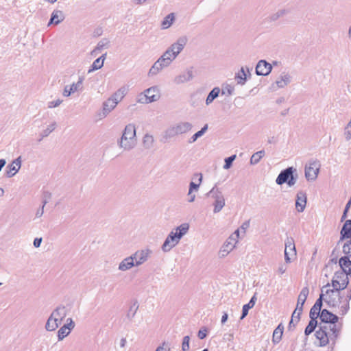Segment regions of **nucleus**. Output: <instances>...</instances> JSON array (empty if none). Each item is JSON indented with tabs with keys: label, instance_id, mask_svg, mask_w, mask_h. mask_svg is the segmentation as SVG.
Listing matches in <instances>:
<instances>
[{
	"label": "nucleus",
	"instance_id": "1",
	"mask_svg": "<svg viewBox=\"0 0 351 351\" xmlns=\"http://www.w3.org/2000/svg\"><path fill=\"white\" fill-rule=\"evenodd\" d=\"M320 319L321 322L318 324V329L315 334L319 341V346H326L330 342L334 346L341 330V328L337 324L339 317L327 309H323Z\"/></svg>",
	"mask_w": 351,
	"mask_h": 351
},
{
	"label": "nucleus",
	"instance_id": "2",
	"mask_svg": "<svg viewBox=\"0 0 351 351\" xmlns=\"http://www.w3.org/2000/svg\"><path fill=\"white\" fill-rule=\"evenodd\" d=\"M187 43L186 36L180 37L173 43L162 55L154 63L148 72V75L152 77L158 74L162 69L171 65L177 56L183 50Z\"/></svg>",
	"mask_w": 351,
	"mask_h": 351
},
{
	"label": "nucleus",
	"instance_id": "3",
	"mask_svg": "<svg viewBox=\"0 0 351 351\" xmlns=\"http://www.w3.org/2000/svg\"><path fill=\"white\" fill-rule=\"evenodd\" d=\"M188 223H182L170 232L161 246L163 252H170L189 231Z\"/></svg>",
	"mask_w": 351,
	"mask_h": 351
},
{
	"label": "nucleus",
	"instance_id": "4",
	"mask_svg": "<svg viewBox=\"0 0 351 351\" xmlns=\"http://www.w3.org/2000/svg\"><path fill=\"white\" fill-rule=\"evenodd\" d=\"M137 143L135 125L133 123L126 125L120 139L118 141L119 147L123 151L129 152L136 147Z\"/></svg>",
	"mask_w": 351,
	"mask_h": 351
},
{
	"label": "nucleus",
	"instance_id": "5",
	"mask_svg": "<svg viewBox=\"0 0 351 351\" xmlns=\"http://www.w3.org/2000/svg\"><path fill=\"white\" fill-rule=\"evenodd\" d=\"M206 196L213 200V213H219L226 205V199L223 192L217 184L206 193Z\"/></svg>",
	"mask_w": 351,
	"mask_h": 351
},
{
	"label": "nucleus",
	"instance_id": "6",
	"mask_svg": "<svg viewBox=\"0 0 351 351\" xmlns=\"http://www.w3.org/2000/svg\"><path fill=\"white\" fill-rule=\"evenodd\" d=\"M193 125L188 121L179 122L167 129L164 137L167 139L175 136L186 134L191 130Z\"/></svg>",
	"mask_w": 351,
	"mask_h": 351
},
{
	"label": "nucleus",
	"instance_id": "7",
	"mask_svg": "<svg viewBox=\"0 0 351 351\" xmlns=\"http://www.w3.org/2000/svg\"><path fill=\"white\" fill-rule=\"evenodd\" d=\"M152 254V250L149 247L138 250L133 253L132 256L134 261L136 267H139L147 262L151 258Z\"/></svg>",
	"mask_w": 351,
	"mask_h": 351
},
{
	"label": "nucleus",
	"instance_id": "8",
	"mask_svg": "<svg viewBox=\"0 0 351 351\" xmlns=\"http://www.w3.org/2000/svg\"><path fill=\"white\" fill-rule=\"evenodd\" d=\"M341 289L333 288V289H327L326 293L327 297L324 301L330 307L338 306L341 303V296L340 293Z\"/></svg>",
	"mask_w": 351,
	"mask_h": 351
},
{
	"label": "nucleus",
	"instance_id": "9",
	"mask_svg": "<svg viewBox=\"0 0 351 351\" xmlns=\"http://www.w3.org/2000/svg\"><path fill=\"white\" fill-rule=\"evenodd\" d=\"M349 274H346L343 271H337L335 273L333 279L332 280V286L333 288H338L341 289H344L347 287L348 285V275Z\"/></svg>",
	"mask_w": 351,
	"mask_h": 351
},
{
	"label": "nucleus",
	"instance_id": "10",
	"mask_svg": "<svg viewBox=\"0 0 351 351\" xmlns=\"http://www.w3.org/2000/svg\"><path fill=\"white\" fill-rule=\"evenodd\" d=\"M320 165L318 161H311L305 166V178L308 181H314L317 178Z\"/></svg>",
	"mask_w": 351,
	"mask_h": 351
},
{
	"label": "nucleus",
	"instance_id": "11",
	"mask_svg": "<svg viewBox=\"0 0 351 351\" xmlns=\"http://www.w3.org/2000/svg\"><path fill=\"white\" fill-rule=\"evenodd\" d=\"M296 249L294 239L292 237L287 238L285 241V260L287 264L291 262V256H296Z\"/></svg>",
	"mask_w": 351,
	"mask_h": 351
},
{
	"label": "nucleus",
	"instance_id": "12",
	"mask_svg": "<svg viewBox=\"0 0 351 351\" xmlns=\"http://www.w3.org/2000/svg\"><path fill=\"white\" fill-rule=\"evenodd\" d=\"M117 104L110 98H108L102 103L101 110L97 114L99 119L106 118L115 108Z\"/></svg>",
	"mask_w": 351,
	"mask_h": 351
},
{
	"label": "nucleus",
	"instance_id": "13",
	"mask_svg": "<svg viewBox=\"0 0 351 351\" xmlns=\"http://www.w3.org/2000/svg\"><path fill=\"white\" fill-rule=\"evenodd\" d=\"M193 78V69L192 67L186 69L179 75L176 76L173 79V82L177 84H182L186 83Z\"/></svg>",
	"mask_w": 351,
	"mask_h": 351
},
{
	"label": "nucleus",
	"instance_id": "14",
	"mask_svg": "<svg viewBox=\"0 0 351 351\" xmlns=\"http://www.w3.org/2000/svg\"><path fill=\"white\" fill-rule=\"evenodd\" d=\"M291 81V76L287 72H282L271 86L274 90L282 88L287 86Z\"/></svg>",
	"mask_w": 351,
	"mask_h": 351
},
{
	"label": "nucleus",
	"instance_id": "15",
	"mask_svg": "<svg viewBox=\"0 0 351 351\" xmlns=\"http://www.w3.org/2000/svg\"><path fill=\"white\" fill-rule=\"evenodd\" d=\"M308 293H309L308 288L307 287H305L302 288V289L301 290V291L298 295V302H297V305H296V308H295V311H296V312H297L298 309L300 308V312L298 313L296 322H298L300 319V315L302 312L303 306H304V302L308 297Z\"/></svg>",
	"mask_w": 351,
	"mask_h": 351
},
{
	"label": "nucleus",
	"instance_id": "16",
	"mask_svg": "<svg viewBox=\"0 0 351 351\" xmlns=\"http://www.w3.org/2000/svg\"><path fill=\"white\" fill-rule=\"evenodd\" d=\"M21 167V157L19 156L14 160L12 163L9 164L6 167L5 176L8 178H12L15 176Z\"/></svg>",
	"mask_w": 351,
	"mask_h": 351
},
{
	"label": "nucleus",
	"instance_id": "17",
	"mask_svg": "<svg viewBox=\"0 0 351 351\" xmlns=\"http://www.w3.org/2000/svg\"><path fill=\"white\" fill-rule=\"evenodd\" d=\"M272 70L271 64L264 60L258 62L256 66V74L257 75L266 76L269 75Z\"/></svg>",
	"mask_w": 351,
	"mask_h": 351
},
{
	"label": "nucleus",
	"instance_id": "18",
	"mask_svg": "<svg viewBox=\"0 0 351 351\" xmlns=\"http://www.w3.org/2000/svg\"><path fill=\"white\" fill-rule=\"evenodd\" d=\"M237 243L234 241L232 238H228L221 247L219 255L220 257L226 256L236 247Z\"/></svg>",
	"mask_w": 351,
	"mask_h": 351
},
{
	"label": "nucleus",
	"instance_id": "19",
	"mask_svg": "<svg viewBox=\"0 0 351 351\" xmlns=\"http://www.w3.org/2000/svg\"><path fill=\"white\" fill-rule=\"evenodd\" d=\"M297 170L295 168L293 167H288L284 170H282L279 175L278 176L276 182L278 185H282V184L287 182L289 180L291 173H296Z\"/></svg>",
	"mask_w": 351,
	"mask_h": 351
},
{
	"label": "nucleus",
	"instance_id": "20",
	"mask_svg": "<svg viewBox=\"0 0 351 351\" xmlns=\"http://www.w3.org/2000/svg\"><path fill=\"white\" fill-rule=\"evenodd\" d=\"M306 194L303 191H299L296 195L295 208L298 212H303L306 205Z\"/></svg>",
	"mask_w": 351,
	"mask_h": 351
},
{
	"label": "nucleus",
	"instance_id": "21",
	"mask_svg": "<svg viewBox=\"0 0 351 351\" xmlns=\"http://www.w3.org/2000/svg\"><path fill=\"white\" fill-rule=\"evenodd\" d=\"M133 267H136L134 261L132 258V256L130 255L125 258H123L120 263L119 264L118 269L121 271H125Z\"/></svg>",
	"mask_w": 351,
	"mask_h": 351
},
{
	"label": "nucleus",
	"instance_id": "22",
	"mask_svg": "<svg viewBox=\"0 0 351 351\" xmlns=\"http://www.w3.org/2000/svg\"><path fill=\"white\" fill-rule=\"evenodd\" d=\"M65 16L62 11L59 10H55L53 11L51 15V19L48 23V26L53 24L58 25L64 21Z\"/></svg>",
	"mask_w": 351,
	"mask_h": 351
},
{
	"label": "nucleus",
	"instance_id": "23",
	"mask_svg": "<svg viewBox=\"0 0 351 351\" xmlns=\"http://www.w3.org/2000/svg\"><path fill=\"white\" fill-rule=\"evenodd\" d=\"M128 89L125 86H122L119 88L117 91H115L112 95L109 97L113 101L118 105L119 102H121L125 96L127 95Z\"/></svg>",
	"mask_w": 351,
	"mask_h": 351
},
{
	"label": "nucleus",
	"instance_id": "24",
	"mask_svg": "<svg viewBox=\"0 0 351 351\" xmlns=\"http://www.w3.org/2000/svg\"><path fill=\"white\" fill-rule=\"evenodd\" d=\"M340 234V241L351 238V219L346 220Z\"/></svg>",
	"mask_w": 351,
	"mask_h": 351
},
{
	"label": "nucleus",
	"instance_id": "25",
	"mask_svg": "<svg viewBox=\"0 0 351 351\" xmlns=\"http://www.w3.org/2000/svg\"><path fill=\"white\" fill-rule=\"evenodd\" d=\"M341 271L351 274V261L348 256L341 257L339 261Z\"/></svg>",
	"mask_w": 351,
	"mask_h": 351
},
{
	"label": "nucleus",
	"instance_id": "26",
	"mask_svg": "<svg viewBox=\"0 0 351 351\" xmlns=\"http://www.w3.org/2000/svg\"><path fill=\"white\" fill-rule=\"evenodd\" d=\"M57 127V123L56 121L51 122L49 125L47 126L45 129H44L39 134L40 138L38 141H41L44 138L47 137Z\"/></svg>",
	"mask_w": 351,
	"mask_h": 351
},
{
	"label": "nucleus",
	"instance_id": "27",
	"mask_svg": "<svg viewBox=\"0 0 351 351\" xmlns=\"http://www.w3.org/2000/svg\"><path fill=\"white\" fill-rule=\"evenodd\" d=\"M221 93V89L219 87H215L213 90L208 93L205 103L206 106L210 105L213 101L217 98Z\"/></svg>",
	"mask_w": 351,
	"mask_h": 351
},
{
	"label": "nucleus",
	"instance_id": "28",
	"mask_svg": "<svg viewBox=\"0 0 351 351\" xmlns=\"http://www.w3.org/2000/svg\"><path fill=\"white\" fill-rule=\"evenodd\" d=\"M84 77H79L77 82H74L71 85H69V90L74 94L77 92H82L83 90V82Z\"/></svg>",
	"mask_w": 351,
	"mask_h": 351
},
{
	"label": "nucleus",
	"instance_id": "29",
	"mask_svg": "<svg viewBox=\"0 0 351 351\" xmlns=\"http://www.w3.org/2000/svg\"><path fill=\"white\" fill-rule=\"evenodd\" d=\"M136 101L137 103L139 104H150L156 101V98L146 95V94L143 91L137 95Z\"/></svg>",
	"mask_w": 351,
	"mask_h": 351
},
{
	"label": "nucleus",
	"instance_id": "30",
	"mask_svg": "<svg viewBox=\"0 0 351 351\" xmlns=\"http://www.w3.org/2000/svg\"><path fill=\"white\" fill-rule=\"evenodd\" d=\"M144 93L147 96L156 98V101H158L160 97V90L158 86H154L144 90Z\"/></svg>",
	"mask_w": 351,
	"mask_h": 351
},
{
	"label": "nucleus",
	"instance_id": "31",
	"mask_svg": "<svg viewBox=\"0 0 351 351\" xmlns=\"http://www.w3.org/2000/svg\"><path fill=\"white\" fill-rule=\"evenodd\" d=\"M175 20L174 13H170L166 16L161 23L162 29H166L171 27Z\"/></svg>",
	"mask_w": 351,
	"mask_h": 351
},
{
	"label": "nucleus",
	"instance_id": "32",
	"mask_svg": "<svg viewBox=\"0 0 351 351\" xmlns=\"http://www.w3.org/2000/svg\"><path fill=\"white\" fill-rule=\"evenodd\" d=\"M154 143V136L149 134H146L143 138V145L145 149H151Z\"/></svg>",
	"mask_w": 351,
	"mask_h": 351
},
{
	"label": "nucleus",
	"instance_id": "33",
	"mask_svg": "<svg viewBox=\"0 0 351 351\" xmlns=\"http://www.w3.org/2000/svg\"><path fill=\"white\" fill-rule=\"evenodd\" d=\"M208 124L204 125V126L198 132L195 133L189 140V143H195L199 138L202 137L208 130Z\"/></svg>",
	"mask_w": 351,
	"mask_h": 351
},
{
	"label": "nucleus",
	"instance_id": "34",
	"mask_svg": "<svg viewBox=\"0 0 351 351\" xmlns=\"http://www.w3.org/2000/svg\"><path fill=\"white\" fill-rule=\"evenodd\" d=\"M106 55V53L102 55L93 62L91 69L88 71L89 73L92 71L99 69L103 66Z\"/></svg>",
	"mask_w": 351,
	"mask_h": 351
},
{
	"label": "nucleus",
	"instance_id": "35",
	"mask_svg": "<svg viewBox=\"0 0 351 351\" xmlns=\"http://www.w3.org/2000/svg\"><path fill=\"white\" fill-rule=\"evenodd\" d=\"M289 13V10L287 9H280L277 10L276 12L271 14L269 16V19L271 21H277L278 19L285 16Z\"/></svg>",
	"mask_w": 351,
	"mask_h": 351
},
{
	"label": "nucleus",
	"instance_id": "36",
	"mask_svg": "<svg viewBox=\"0 0 351 351\" xmlns=\"http://www.w3.org/2000/svg\"><path fill=\"white\" fill-rule=\"evenodd\" d=\"M235 79L237 80V84L240 85H244L246 82V73L245 69L241 68V71L236 74Z\"/></svg>",
	"mask_w": 351,
	"mask_h": 351
},
{
	"label": "nucleus",
	"instance_id": "37",
	"mask_svg": "<svg viewBox=\"0 0 351 351\" xmlns=\"http://www.w3.org/2000/svg\"><path fill=\"white\" fill-rule=\"evenodd\" d=\"M265 152L264 150L258 151L254 153L250 158L251 165H256L259 162L260 160L265 156Z\"/></svg>",
	"mask_w": 351,
	"mask_h": 351
},
{
	"label": "nucleus",
	"instance_id": "38",
	"mask_svg": "<svg viewBox=\"0 0 351 351\" xmlns=\"http://www.w3.org/2000/svg\"><path fill=\"white\" fill-rule=\"evenodd\" d=\"M71 332L69 328L66 326H62L58 331V341H62L64 337H67Z\"/></svg>",
	"mask_w": 351,
	"mask_h": 351
},
{
	"label": "nucleus",
	"instance_id": "39",
	"mask_svg": "<svg viewBox=\"0 0 351 351\" xmlns=\"http://www.w3.org/2000/svg\"><path fill=\"white\" fill-rule=\"evenodd\" d=\"M317 326V321L311 319L308 324L307 325V326L305 328V330H304L305 335L308 336L311 333H312L315 330Z\"/></svg>",
	"mask_w": 351,
	"mask_h": 351
},
{
	"label": "nucleus",
	"instance_id": "40",
	"mask_svg": "<svg viewBox=\"0 0 351 351\" xmlns=\"http://www.w3.org/2000/svg\"><path fill=\"white\" fill-rule=\"evenodd\" d=\"M110 46V41L107 38H103L101 39L97 45V47H95L93 52H95L97 51H101L104 49H108Z\"/></svg>",
	"mask_w": 351,
	"mask_h": 351
},
{
	"label": "nucleus",
	"instance_id": "41",
	"mask_svg": "<svg viewBox=\"0 0 351 351\" xmlns=\"http://www.w3.org/2000/svg\"><path fill=\"white\" fill-rule=\"evenodd\" d=\"M53 311L62 319H64L66 317V316L67 315V312H68L67 308L64 305H60V306H57Z\"/></svg>",
	"mask_w": 351,
	"mask_h": 351
},
{
	"label": "nucleus",
	"instance_id": "42",
	"mask_svg": "<svg viewBox=\"0 0 351 351\" xmlns=\"http://www.w3.org/2000/svg\"><path fill=\"white\" fill-rule=\"evenodd\" d=\"M55 320L51 316L49 317L48 319L47 320V322L45 324V329L47 331L51 332L54 331L57 329V327H56L55 324Z\"/></svg>",
	"mask_w": 351,
	"mask_h": 351
},
{
	"label": "nucleus",
	"instance_id": "43",
	"mask_svg": "<svg viewBox=\"0 0 351 351\" xmlns=\"http://www.w3.org/2000/svg\"><path fill=\"white\" fill-rule=\"evenodd\" d=\"M199 175H200V178H199L198 184H196L193 182H190L188 195H191V193H193V192L194 191H198L199 185L202 181V174H199Z\"/></svg>",
	"mask_w": 351,
	"mask_h": 351
},
{
	"label": "nucleus",
	"instance_id": "44",
	"mask_svg": "<svg viewBox=\"0 0 351 351\" xmlns=\"http://www.w3.org/2000/svg\"><path fill=\"white\" fill-rule=\"evenodd\" d=\"M321 309H318L315 306H313L310 310L309 316L311 319L317 320V317H320Z\"/></svg>",
	"mask_w": 351,
	"mask_h": 351
},
{
	"label": "nucleus",
	"instance_id": "45",
	"mask_svg": "<svg viewBox=\"0 0 351 351\" xmlns=\"http://www.w3.org/2000/svg\"><path fill=\"white\" fill-rule=\"evenodd\" d=\"M351 299V289L348 291V293L346 295V302L344 305L341 306L342 308V313L343 314L346 313L349 308V300Z\"/></svg>",
	"mask_w": 351,
	"mask_h": 351
},
{
	"label": "nucleus",
	"instance_id": "46",
	"mask_svg": "<svg viewBox=\"0 0 351 351\" xmlns=\"http://www.w3.org/2000/svg\"><path fill=\"white\" fill-rule=\"evenodd\" d=\"M236 155H232L230 157H228L225 159V164L223 165L224 169H228L231 167L232 162L235 160Z\"/></svg>",
	"mask_w": 351,
	"mask_h": 351
},
{
	"label": "nucleus",
	"instance_id": "47",
	"mask_svg": "<svg viewBox=\"0 0 351 351\" xmlns=\"http://www.w3.org/2000/svg\"><path fill=\"white\" fill-rule=\"evenodd\" d=\"M253 307H254V306L250 304V303H247V304L243 305V309H242V315H241L240 319H244L248 314V311Z\"/></svg>",
	"mask_w": 351,
	"mask_h": 351
},
{
	"label": "nucleus",
	"instance_id": "48",
	"mask_svg": "<svg viewBox=\"0 0 351 351\" xmlns=\"http://www.w3.org/2000/svg\"><path fill=\"white\" fill-rule=\"evenodd\" d=\"M189 336H185L183 338L182 344V351H189Z\"/></svg>",
	"mask_w": 351,
	"mask_h": 351
},
{
	"label": "nucleus",
	"instance_id": "49",
	"mask_svg": "<svg viewBox=\"0 0 351 351\" xmlns=\"http://www.w3.org/2000/svg\"><path fill=\"white\" fill-rule=\"evenodd\" d=\"M63 102L62 99H57L56 100L51 101L47 103L49 108H53L59 106Z\"/></svg>",
	"mask_w": 351,
	"mask_h": 351
},
{
	"label": "nucleus",
	"instance_id": "50",
	"mask_svg": "<svg viewBox=\"0 0 351 351\" xmlns=\"http://www.w3.org/2000/svg\"><path fill=\"white\" fill-rule=\"evenodd\" d=\"M343 252L351 256V240L343 245Z\"/></svg>",
	"mask_w": 351,
	"mask_h": 351
},
{
	"label": "nucleus",
	"instance_id": "51",
	"mask_svg": "<svg viewBox=\"0 0 351 351\" xmlns=\"http://www.w3.org/2000/svg\"><path fill=\"white\" fill-rule=\"evenodd\" d=\"M297 179H298L297 173H295V175H294V173H291V176H290V177L289 178V180L287 182V183L289 186H292L296 183Z\"/></svg>",
	"mask_w": 351,
	"mask_h": 351
},
{
	"label": "nucleus",
	"instance_id": "52",
	"mask_svg": "<svg viewBox=\"0 0 351 351\" xmlns=\"http://www.w3.org/2000/svg\"><path fill=\"white\" fill-rule=\"evenodd\" d=\"M296 311H294L291 321L289 324V329H291L292 327L294 328L298 322H296L297 320V316H295Z\"/></svg>",
	"mask_w": 351,
	"mask_h": 351
},
{
	"label": "nucleus",
	"instance_id": "53",
	"mask_svg": "<svg viewBox=\"0 0 351 351\" xmlns=\"http://www.w3.org/2000/svg\"><path fill=\"white\" fill-rule=\"evenodd\" d=\"M282 334L278 333L277 331H274L272 341L274 343H278L282 338Z\"/></svg>",
	"mask_w": 351,
	"mask_h": 351
},
{
	"label": "nucleus",
	"instance_id": "54",
	"mask_svg": "<svg viewBox=\"0 0 351 351\" xmlns=\"http://www.w3.org/2000/svg\"><path fill=\"white\" fill-rule=\"evenodd\" d=\"M287 269V266L285 263H280L277 269V273L279 275H282L285 273Z\"/></svg>",
	"mask_w": 351,
	"mask_h": 351
},
{
	"label": "nucleus",
	"instance_id": "55",
	"mask_svg": "<svg viewBox=\"0 0 351 351\" xmlns=\"http://www.w3.org/2000/svg\"><path fill=\"white\" fill-rule=\"evenodd\" d=\"M138 308V306H137L134 304L133 306H132L130 307V309L129 311L128 315L129 317H134Z\"/></svg>",
	"mask_w": 351,
	"mask_h": 351
},
{
	"label": "nucleus",
	"instance_id": "56",
	"mask_svg": "<svg viewBox=\"0 0 351 351\" xmlns=\"http://www.w3.org/2000/svg\"><path fill=\"white\" fill-rule=\"evenodd\" d=\"M324 294L321 293L319 298L316 300L313 306L318 308V309H321L322 306V301H323Z\"/></svg>",
	"mask_w": 351,
	"mask_h": 351
},
{
	"label": "nucleus",
	"instance_id": "57",
	"mask_svg": "<svg viewBox=\"0 0 351 351\" xmlns=\"http://www.w3.org/2000/svg\"><path fill=\"white\" fill-rule=\"evenodd\" d=\"M47 202V200H44V201L43 202V206H42V207H41L40 208H39V209L36 211V217L39 218V217H40L43 215V213H44V207H45V206L46 205Z\"/></svg>",
	"mask_w": 351,
	"mask_h": 351
},
{
	"label": "nucleus",
	"instance_id": "58",
	"mask_svg": "<svg viewBox=\"0 0 351 351\" xmlns=\"http://www.w3.org/2000/svg\"><path fill=\"white\" fill-rule=\"evenodd\" d=\"M64 326H67L70 330H73L75 327V323L73 321L72 318L69 317L66 319V324H64Z\"/></svg>",
	"mask_w": 351,
	"mask_h": 351
},
{
	"label": "nucleus",
	"instance_id": "59",
	"mask_svg": "<svg viewBox=\"0 0 351 351\" xmlns=\"http://www.w3.org/2000/svg\"><path fill=\"white\" fill-rule=\"evenodd\" d=\"M72 91H71V90H69V85H66L64 86V89H63V92H62V95L65 97H70L71 95H72Z\"/></svg>",
	"mask_w": 351,
	"mask_h": 351
},
{
	"label": "nucleus",
	"instance_id": "60",
	"mask_svg": "<svg viewBox=\"0 0 351 351\" xmlns=\"http://www.w3.org/2000/svg\"><path fill=\"white\" fill-rule=\"evenodd\" d=\"M239 232H240V229H237L236 230L230 237L229 238H232L234 239V241H235V243H238V239H239Z\"/></svg>",
	"mask_w": 351,
	"mask_h": 351
},
{
	"label": "nucleus",
	"instance_id": "61",
	"mask_svg": "<svg viewBox=\"0 0 351 351\" xmlns=\"http://www.w3.org/2000/svg\"><path fill=\"white\" fill-rule=\"evenodd\" d=\"M249 226H250V221H246L242 223V225L241 226L239 229L241 230H242L243 232L245 234L246 230L249 228Z\"/></svg>",
	"mask_w": 351,
	"mask_h": 351
},
{
	"label": "nucleus",
	"instance_id": "62",
	"mask_svg": "<svg viewBox=\"0 0 351 351\" xmlns=\"http://www.w3.org/2000/svg\"><path fill=\"white\" fill-rule=\"evenodd\" d=\"M197 336L200 339H204L206 337V330H199L198 332Z\"/></svg>",
	"mask_w": 351,
	"mask_h": 351
},
{
	"label": "nucleus",
	"instance_id": "63",
	"mask_svg": "<svg viewBox=\"0 0 351 351\" xmlns=\"http://www.w3.org/2000/svg\"><path fill=\"white\" fill-rule=\"evenodd\" d=\"M42 243V238H36L34 241V246L35 247H39Z\"/></svg>",
	"mask_w": 351,
	"mask_h": 351
},
{
	"label": "nucleus",
	"instance_id": "64",
	"mask_svg": "<svg viewBox=\"0 0 351 351\" xmlns=\"http://www.w3.org/2000/svg\"><path fill=\"white\" fill-rule=\"evenodd\" d=\"M256 300H257L256 293H255L248 303L254 306Z\"/></svg>",
	"mask_w": 351,
	"mask_h": 351
}]
</instances>
